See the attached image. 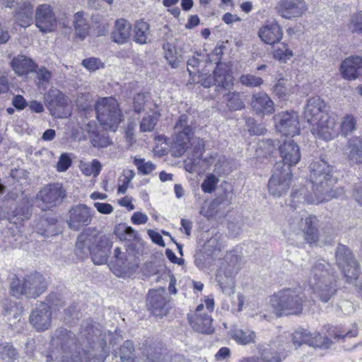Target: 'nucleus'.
I'll return each mask as SVG.
<instances>
[{
    "mask_svg": "<svg viewBox=\"0 0 362 362\" xmlns=\"http://www.w3.org/2000/svg\"><path fill=\"white\" fill-rule=\"evenodd\" d=\"M292 340L296 347L305 344L310 346L326 349H329L332 344L330 339L322 337L320 333L317 332L312 333L309 330L301 327L297 329L293 333Z\"/></svg>",
    "mask_w": 362,
    "mask_h": 362,
    "instance_id": "obj_12",
    "label": "nucleus"
},
{
    "mask_svg": "<svg viewBox=\"0 0 362 362\" xmlns=\"http://www.w3.org/2000/svg\"><path fill=\"white\" fill-rule=\"evenodd\" d=\"M147 358L151 362H163L164 357L161 344H158V346L153 348L150 346L148 350Z\"/></svg>",
    "mask_w": 362,
    "mask_h": 362,
    "instance_id": "obj_59",
    "label": "nucleus"
},
{
    "mask_svg": "<svg viewBox=\"0 0 362 362\" xmlns=\"http://www.w3.org/2000/svg\"><path fill=\"white\" fill-rule=\"evenodd\" d=\"M201 62L202 61L195 56H192L187 60V71L192 78L199 74V66Z\"/></svg>",
    "mask_w": 362,
    "mask_h": 362,
    "instance_id": "obj_61",
    "label": "nucleus"
},
{
    "mask_svg": "<svg viewBox=\"0 0 362 362\" xmlns=\"http://www.w3.org/2000/svg\"><path fill=\"white\" fill-rule=\"evenodd\" d=\"M273 91L279 98H284L286 96L293 92V88L284 78H280L274 85Z\"/></svg>",
    "mask_w": 362,
    "mask_h": 362,
    "instance_id": "obj_46",
    "label": "nucleus"
},
{
    "mask_svg": "<svg viewBox=\"0 0 362 362\" xmlns=\"http://www.w3.org/2000/svg\"><path fill=\"white\" fill-rule=\"evenodd\" d=\"M71 354L62 356L60 362H104L109 356V349L104 341L91 351L84 350L78 346Z\"/></svg>",
    "mask_w": 362,
    "mask_h": 362,
    "instance_id": "obj_9",
    "label": "nucleus"
},
{
    "mask_svg": "<svg viewBox=\"0 0 362 362\" xmlns=\"http://www.w3.org/2000/svg\"><path fill=\"white\" fill-rule=\"evenodd\" d=\"M80 170L86 176L93 175L97 177L101 171L100 162L97 159H93L90 163L81 161L79 165Z\"/></svg>",
    "mask_w": 362,
    "mask_h": 362,
    "instance_id": "obj_43",
    "label": "nucleus"
},
{
    "mask_svg": "<svg viewBox=\"0 0 362 362\" xmlns=\"http://www.w3.org/2000/svg\"><path fill=\"white\" fill-rule=\"evenodd\" d=\"M276 129L285 136H294L299 134V122L298 115L294 112H282L275 115Z\"/></svg>",
    "mask_w": 362,
    "mask_h": 362,
    "instance_id": "obj_15",
    "label": "nucleus"
},
{
    "mask_svg": "<svg viewBox=\"0 0 362 362\" xmlns=\"http://www.w3.org/2000/svg\"><path fill=\"white\" fill-rule=\"evenodd\" d=\"M51 341L53 345L59 346L64 352L78 346L75 334L63 327L57 329L52 333Z\"/></svg>",
    "mask_w": 362,
    "mask_h": 362,
    "instance_id": "obj_24",
    "label": "nucleus"
},
{
    "mask_svg": "<svg viewBox=\"0 0 362 362\" xmlns=\"http://www.w3.org/2000/svg\"><path fill=\"white\" fill-rule=\"evenodd\" d=\"M240 83L248 88H257L263 84L264 80L259 76L252 74H242L240 77Z\"/></svg>",
    "mask_w": 362,
    "mask_h": 362,
    "instance_id": "obj_52",
    "label": "nucleus"
},
{
    "mask_svg": "<svg viewBox=\"0 0 362 362\" xmlns=\"http://www.w3.org/2000/svg\"><path fill=\"white\" fill-rule=\"evenodd\" d=\"M259 354L260 362H281L282 361L279 353L269 347H265L263 349L259 348Z\"/></svg>",
    "mask_w": 362,
    "mask_h": 362,
    "instance_id": "obj_47",
    "label": "nucleus"
},
{
    "mask_svg": "<svg viewBox=\"0 0 362 362\" xmlns=\"http://www.w3.org/2000/svg\"><path fill=\"white\" fill-rule=\"evenodd\" d=\"M81 64L89 71L93 72L103 67V63L98 58L90 57L82 61Z\"/></svg>",
    "mask_w": 362,
    "mask_h": 362,
    "instance_id": "obj_60",
    "label": "nucleus"
},
{
    "mask_svg": "<svg viewBox=\"0 0 362 362\" xmlns=\"http://www.w3.org/2000/svg\"><path fill=\"white\" fill-rule=\"evenodd\" d=\"M293 52L289 49L286 44L282 43L280 46L274 50L273 57L274 59L286 62L293 57Z\"/></svg>",
    "mask_w": 362,
    "mask_h": 362,
    "instance_id": "obj_54",
    "label": "nucleus"
},
{
    "mask_svg": "<svg viewBox=\"0 0 362 362\" xmlns=\"http://www.w3.org/2000/svg\"><path fill=\"white\" fill-rule=\"evenodd\" d=\"M307 9L305 0H279L276 6L277 13L289 20L302 16Z\"/></svg>",
    "mask_w": 362,
    "mask_h": 362,
    "instance_id": "obj_18",
    "label": "nucleus"
},
{
    "mask_svg": "<svg viewBox=\"0 0 362 362\" xmlns=\"http://www.w3.org/2000/svg\"><path fill=\"white\" fill-rule=\"evenodd\" d=\"M134 40L140 45L147 42L149 35V25L144 21H137L134 28Z\"/></svg>",
    "mask_w": 362,
    "mask_h": 362,
    "instance_id": "obj_38",
    "label": "nucleus"
},
{
    "mask_svg": "<svg viewBox=\"0 0 362 362\" xmlns=\"http://www.w3.org/2000/svg\"><path fill=\"white\" fill-rule=\"evenodd\" d=\"M255 333L251 330L236 329L233 335L234 340L240 344H248L254 341Z\"/></svg>",
    "mask_w": 362,
    "mask_h": 362,
    "instance_id": "obj_49",
    "label": "nucleus"
},
{
    "mask_svg": "<svg viewBox=\"0 0 362 362\" xmlns=\"http://www.w3.org/2000/svg\"><path fill=\"white\" fill-rule=\"evenodd\" d=\"M134 351V344L130 340H127L119 348V355L122 362H134L133 354Z\"/></svg>",
    "mask_w": 362,
    "mask_h": 362,
    "instance_id": "obj_48",
    "label": "nucleus"
},
{
    "mask_svg": "<svg viewBox=\"0 0 362 362\" xmlns=\"http://www.w3.org/2000/svg\"><path fill=\"white\" fill-rule=\"evenodd\" d=\"M10 65L14 73L19 76L34 73L37 69V64L30 57L23 54L14 57L11 59Z\"/></svg>",
    "mask_w": 362,
    "mask_h": 362,
    "instance_id": "obj_29",
    "label": "nucleus"
},
{
    "mask_svg": "<svg viewBox=\"0 0 362 362\" xmlns=\"http://www.w3.org/2000/svg\"><path fill=\"white\" fill-rule=\"evenodd\" d=\"M56 220L54 218H47L41 217L36 221L34 228L36 233L42 236L49 237L56 234L54 230Z\"/></svg>",
    "mask_w": 362,
    "mask_h": 362,
    "instance_id": "obj_34",
    "label": "nucleus"
},
{
    "mask_svg": "<svg viewBox=\"0 0 362 362\" xmlns=\"http://www.w3.org/2000/svg\"><path fill=\"white\" fill-rule=\"evenodd\" d=\"M160 114L157 110H153L151 115H144L140 122V131L141 132H152L158 120Z\"/></svg>",
    "mask_w": 362,
    "mask_h": 362,
    "instance_id": "obj_40",
    "label": "nucleus"
},
{
    "mask_svg": "<svg viewBox=\"0 0 362 362\" xmlns=\"http://www.w3.org/2000/svg\"><path fill=\"white\" fill-rule=\"evenodd\" d=\"M97 119L106 130L116 132L123 119V115L118 102L112 97L103 98L95 103Z\"/></svg>",
    "mask_w": 362,
    "mask_h": 362,
    "instance_id": "obj_6",
    "label": "nucleus"
},
{
    "mask_svg": "<svg viewBox=\"0 0 362 362\" xmlns=\"http://www.w3.org/2000/svg\"><path fill=\"white\" fill-rule=\"evenodd\" d=\"M34 72L36 74L37 86L40 88H47L52 76L50 71L45 66H42L36 69V71Z\"/></svg>",
    "mask_w": 362,
    "mask_h": 362,
    "instance_id": "obj_50",
    "label": "nucleus"
},
{
    "mask_svg": "<svg viewBox=\"0 0 362 362\" xmlns=\"http://www.w3.org/2000/svg\"><path fill=\"white\" fill-rule=\"evenodd\" d=\"M271 303L276 313L281 316L301 313L307 301L300 288H287L274 293Z\"/></svg>",
    "mask_w": 362,
    "mask_h": 362,
    "instance_id": "obj_3",
    "label": "nucleus"
},
{
    "mask_svg": "<svg viewBox=\"0 0 362 362\" xmlns=\"http://www.w3.org/2000/svg\"><path fill=\"white\" fill-rule=\"evenodd\" d=\"M227 107L232 111L239 110L245 107V103L238 92H229L223 95Z\"/></svg>",
    "mask_w": 362,
    "mask_h": 362,
    "instance_id": "obj_42",
    "label": "nucleus"
},
{
    "mask_svg": "<svg viewBox=\"0 0 362 362\" xmlns=\"http://www.w3.org/2000/svg\"><path fill=\"white\" fill-rule=\"evenodd\" d=\"M350 28L354 33H362V11L358 12L351 16Z\"/></svg>",
    "mask_w": 362,
    "mask_h": 362,
    "instance_id": "obj_63",
    "label": "nucleus"
},
{
    "mask_svg": "<svg viewBox=\"0 0 362 362\" xmlns=\"http://www.w3.org/2000/svg\"><path fill=\"white\" fill-rule=\"evenodd\" d=\"M134 164L139 174L143 175H148L156 169V165L151 161H146L144 158H135Z\"/></svg>",
    "mask_w": 362,
    "mask_h": 362,
    "instance_id": "obj_53",
    "label": "nucleus"
},
{
    "mask_svg": "<svg viewBox=\"0 0 362 362\" xmlns=\"http://www.w3.org/2000/svg\"><path fill=\"white\" fill-rule=\"evenodd\" d=\"M147 305L156 316L165 315L168 305L165 295L158 291H150L147 297Z\"/></svg>",
    "mask_w": 362,
    "mask_h": 362,
    "instance_id": "obj_26",
    "label": "nucleus"
},
{
    "mask_svg": "<svg viewBox=\"0 0 362 362\" xmlns=\"http://www.w3.org/2000/svg\"><path fill=\"white\" fill-rule=\"evenodd\" d=\"M214 85L225 90H230L233 87V76L228 66L222 62H218L214 73Z\"/></svg>",
    "mask_w": 362,
    "mask_h": 362,
    "instance_id": "obj_28",
    "label": "nucleus"
},
{
    "mask_svg": "<svg viewBox=\"0 0 362 362\" xmlns=\"http://www.w3.org/2000/svg\"><path fill=\"white\" fill-rule=\"evenodd\" d=\"M132 30V24L124 18L117 19L111 33V39L118 45H123L129 40Z\"/></svg>",
    "mask_w": 362,
    "mask_h": 362,
    "instance_id": "obj_32",
    "label": "nucleus"
},
{
    "mask_svg": "<svg viewBox=\"0 0 362 362\" xmlns=\"http://www.w3.org/2000/svg\"><path fill=\"white\" fill-rule=\"evenodd\" d=\"M113 258L115 259V264L117 266L120 267H124L127 255L125 252H122L119 247L114 250Z\"/></svg>",
    "mask_w": 362,
    "mask_h": 362,
    "instance_id": "obj_64",
    "label": "nucleus"
},
{
    "mask_svg": "<svg viewBox=\"0 0 362 362\" xmlns=\"http://www.w3.org/2000/svg\"><path fill=\"white\" fill-rule=\"evenodd\" d=\"M74 25L76 35L83 40L88 33L89 25L83 12L78 11L74 14Z\"/></svg>",
    "mask_w": 362,
    "mask_h": 362,
    "instance_id": "obj_39",
    "label": "nucleus"
},
{
    "mask_svg": "<svg viewBox=\"0 0 362 362\" xmlns=\"http://www.w3.org/2000/svg\"><path fill=\"white\" fill-rule=\"evenodd\" d=\"M258 36L264 43L273 45L282 39L283 28L276 21H267L259 28Z\"/></svg>",
    "mask_w": 362,
    "mask_h": 362,
    "instance_id": "obj_23",
    "label": "nucleus"
},
{
    "mask_svg": "<svg viewBox=\"0 0 362 362\" xmlns=\"http://www.w3.org/2000/svg\"><path fill=\"white\" fill-rule=\"evenodd\" d=\"M288 222L291 233L301 235L303 240L310 245L317 243L319 240L317 229L319 220L317 216L308 215L305 210L293 211Z\"/></svg>",
    "mask_w": 362,
    "mask_h": 362,
    "instance_id": "obj_5",
    "label": "nucleus"
},
{
    "mask_svg": "<svg viewBox=\"0 0 362 362\" xmlns=\"http://www.w3.org/2000/svg\"><path fill=\"white\" fill-rule=\"evenodd\" d=\"M29 321L37 332L48 330L52 325V311L48 304L45 302L37 303L31 311Z\"/></svg>",
    "mask_w": 362,
    "mask_h": 362,
    "instance_id": "obj_13",
    "label": "nucleus"
},
{
    "mask_svg": "<svg viewBox=\"0 0 362 362\" xmlns=\"http://www.w3.org/2000/svg\"><path fill=\"white\" fill-rule=\"evenodd\" d=\"M218 181L219 179L213 173L208 174L201 185L202 191L204 193L213 192L215 190Z\"/></svg>",
    "mask_w": 362,
    "mask_h": 362,
    "instance_id": "obj_55",
    "label": "nucleus"
},
{
    "mask_svg": "<svg viewBox=\"0 0 362 362\" xmlns=\"http://www.w3.org/2000/svg\"><path fill=\"white\" fill-rule=\"evenodd\" d=\"M291 177V170L283 168L282 163H276L274 165L273 174L268 182L269 193L276 197L285 194L290 187Z\"/></svg>",
    "mask_w": 362,
    "mask_h": 362,
    "instance_id": "obj_10",
    "label": "nucleus"
},
{
    "mask_svg": "<svg viewBox=\"0 0 362 362\" xmlns=\"http://www.w3.org/2000/svg\"><path fill=\"white\" fill-rule=\"evenodd\" d=\"M344 153L351 165H362V136H355L347 140Z\"/></svg>",
    "mask_w": 362,
    "mask_h": 362,
    "instance_id": "obj_25",
    "label": "nucleus"
},
{
    "mask_svg": "<svg viewBox=\"0 0 362 362\" xmlns=\"http://www.w3.org/2000/svg\"><path fill=\"white\" fill-rule=\"evenodd\" d=\"M89 255L95 264L100 265L106 262L108 257L107 250L98 243L94 245Z\"/></svg>",
    "mask_w": 362,
    "mask_h": 362,
    "instance_id": "obj_44",
    "label": "nucleus"
},
{
    "mask_svg": "<svg viewBox=\"0 0 362 362\" xmlns=\"http://www.w3.org/2000/svg\"><path fill=\"white\" fill-rule=\"evenodd\" d=\"M310 182L313 192L307 187L293 189L291 192V207L297 209L296 203L319 204L327 202L336 197L333 187L337 179L333 176V166L323 159H317L310 165Z\"/></svg>",
    "mask_w": 362,
    "mask_h": 362,
    "instance_id": "obj_1",
    "label": "nucleus"
},
{
    "mask_svg": "<svg viewBox=\"0 0 362 362\" xmlns=\"http://www.w3.org/2000/svg\"><path fill=\"white\" fill-rule=\"evenodd\" d=\"M198 156L193 160H191L192 167L187 170H196L198 166L202 168H206L207 167L214 164V171L216 173L222 174L226 172V167L227 165V160L223 155L218 153L211 154L209 156H206L203 160L199 158L202 155V151H197L196 153Z\"/></svg>",
    "mask_w": 362,
    "mask_h": 362,
    "instance_id": "obj_19",
    "label": "nucleus"
},
{
    "mask_svg": "<svg viewBox=\"0 0 362 362\" xmlns=\"http://www.w3.org/2000/svg\"><path fill=\"white\" fill-rule=\"evenodd\" d=\"M14 18L16 22L23 28L30 26L33 22V6L28 1H23L17 4Z\"/></svg>",
    "mask_w": 362,
    "mask_h": 362,
    "instance_id": "obj_33",
    "label": "nucleus"
},
{
    "mask_svg": "<svg viewBox=\"0 0 362 362\" xmlns=\"http://www.w3.org/2000/svg\"><path fill=\"white\" fill-rule=\"evenodd\" d=\"M31 216V209L28 205H18L9 216L8 220L18 228V225H22L25 220L30 218Z\"/></svg>",
    "mask_w": 362,
    "mask_h": 362,
    "instance_id": "obj_35",
    "label": "nucleus"
},
{
    "mask_svg": "<svg viewBox=\"0 0 362 362\" xmlns=\"http://www.w3.org/2000/svg\"><path fill=\"white\" fill-rule=\"evenodd\" d=\"M93 215V211L86 204L73 206L69 210L68 226L73 230H79L91 223Z\"/></svg>",
    "mask_w": 362,
    "mask_h": 362,
    "instance_id": "obj_14",
    "label": "nucleus"
},
{
    "mask_svg": "<svg viewBox=\"0 0 362 362\" xmlns=\"http://www.w3.org/2000/svg\"><path fill=\"white\" fill-rule=\"evenodd\" d=\"M149 98L148 93H138L134 98L133 107L136 112L140 113L144 110L145 104Z\"/></svg>",
    "mask_w": 362,
    "mask_h": 362,
    "instance_id": "obj_58",
    "label": "nucleus"
},
{
    "mask_svg": "<svg viewBox=\"0 0 362 362\" xmlns=\"http://www.w3.org/2000/svg\"><path fill=\"white\" fill-rule=\"evenodd\" d=\"M280 156L282 158V168L291 170L300 160L301 153L298 145L291 139L285 141L279 147Z\"/></svg>",
    "mask_w": 362,
    "mask_h": 362,
    "instance_id": "obj_21",
    "label": "nucleus"
},
{
    "mask_svg": "<svg viewBox=\"0 0 362 362\" xmlns=\"http://www.w3.org/2000/svg\"><path fill=\"white\" fill-rule=\"evenodd\" d=\"M122 175V184L119 185L117 188V193L120 194L126 193L130 182L135 176V173L132 170H124Z\"/></svg>",
    "mask_w": 362,
    "mask_h": 362,
    "instance_id": "obj_56",
    "label": "nucleus"
},
{
    "mask_svg": "<svg viewBox=\"0 0 362 362\" xmlns=\"http://www.w3.org/2000/svg\"><path fill=\"white\" fill-rule=\"evenodd\" d=\"M165 52V57L168 62L169 64L173 68H176L179 65V61L177 60V52L174 47L168 44L163 47Z\"/></svg>",
    "mask_w": 362,
    "mask_h": 362,
    "instance_id": "obj_57",
    "label": "nucleus"
},
{
    "mask_svg": "<svg viewBox=\"0 0 362 362\" xmlns=\"http://www.w3.org/2000/svg\"><path fill=\"white\" fill-rule=\"evenodd\" d=\"M57 25L54 14L51 6L47 4L39 5L36 8L35 25L43 33L54 30Z\"/></svg>",
    "mask_w": 362,
    "mask_h": 362,
    "instance_id": "obj_20",
    "label": "nucleus"
},
{
    "mask_svg": "<svg viewBox=\"0 0 362 362\" xmlns=\"http://www.w3.org/2000/svg\"><path fill=\"white\" fill-rule=\"evenodd\" d=\"M66 196V191L60 183H53L45 186L36 195L37 202H41L42 206L38 205L42 210L59 204Z\"/></svg>",
    "mask_w": 362,
    "mask_h": 362,
    "instance_id": "obj_11",
    "label": "nucleus"
},
{
    "mask_svg": "<svg viewBox=\"0 0 362 362\" xmlns=\"http://www.w3.org/2000/svg\"><path fill=\"white\" fill-rule=\"evenodd\" d=\"M362 69V57L351 56L346 58L341 63L340 70L343 78L348 80L356 78Z\"/></svg>",
    "mask_w": 362,
    "mask_h": 362,
    "instance_id": "obj_31",
    "label": "nucleus"
},
{
    "mask_svg": "<svg viewBox=\"0 0 362 362\" xmlns=\"http://www.w3.org/2000/svg\"><path fill=\"white\" fill-rule=\"evenodd\" d=\"M309 285L314 293L323 303L329 302L337 293V276L331 265L320 259L311 262Z\"/></svg>",
    "mask_w": 362,
    "mask_h": 362,
    "instance_id": "obj_2",
    "label": "nucleus"
},
{
    "mask_svg": "<svg viewBox=\"0 0 362 362\" xmlns=\"http://www.w3.org/2000/svg\"><path fill=\"white\" fill-rule=\"evenodd\" d=\"M224 209L225 208L218 202H216V199H214L209 204L206 209L204 206H202L199 214L207 218H210Z\"/></svg>",
    "mask_w": 362,
    "mask_h": 362,
    "instance_id": "obj_51",
    "label": "nucleus"
},
{
    "mask_svg": "<svg viewBox=\"0 0 362 362\" xmlns=\"http://www.w3.org/2000/svg\"><path fill=\"white\" fill-rule=\"evenodd\" d=\"M224 262L227 263V266L223 264L216 274V281L221 287L230 284L240 269V257L238 255L227 254L224 257Z\"/></svg>",
    "mask_w": 362,
    "mask_h": 362,
    "instance_id": "obj_17",
    "label": "nucleus"
},
{
    "mask_svg": "<svg viewBox=\"0 0 362 362\" xmlns=\"http://www.w3.org/2000/svg\"><path fill=\"white\" fill-rule=\"evenodd\" d=\"M312 134L318 139L331 141L338 135L336 120L329 115L310 124Z\"/></svg>",
    "mask_w": 362,
    "mask_h": 362,
    "instance_id": "obj_16",
    "label": "nucleus"
},
{
    "mask_svg": "<svg viewBox=\"0 0 362 362\" xmlns=\"http://www.w3.org/2000/svg\"><path fill=\"white\" fill-rule=\"evenodd\" d=\"M274 142L272 139H263L250 145V148L255 149L254 157L262 158L270 155L274 149Z\"/></svg>",
    "mask_w": 362,
    "mask_h": 362,
    "instance_id": "obj_37",
    "label": "nucleus"
},
{
    "mask_svg": "<svg viewBox=\"0 0 362 362\" xmlns=\"http://www.w3.org/2000/svg\"><path fill=\"white\" fill-rule=\"evenodd\" d=\"M45 277L38 272H33L20 278L13 274L11 278L10 292L12 296L20 298L23 296L27 298H37L47 289Z\"/></svg>",
    "mask_w": 362,
    "mask_h": 362,
    "instance_id": "obj_4",
    "label": "nucleus"
},
{
    "mask_svg": "<svg viewBox=\"0 0 362 362\" xmlns=\"http://www.w3.org/2000/svg\"><path fill=\"white\" fill-rule=\"evenodd\" d=\"M327 115L326 103L319 96L313 97L308 100L303 115L308 124H312Z\"/></svg>",
    "mask_w": 362,
    "mask_h": 362,
    "instance_id": "obj_22",
    "label": "nucleus"
},
{
    "mask_svg": "<svg viewBox=\"0 0 362 362\" xmlns=\"http://www.w3.org/2000/svg\"><path fill=\"white\" fill-rule=\"evenodd\" d=\"M219 190L220 192H218L215 199H216V202H218L221 205L226 209L232 203L233 188L230 183L224 182L221 183Z\"/></svg>",
    "mask_w": 362,
    "mask_h": 362,
    "instance_id": "obj_36",
    "label": "nucleus"
},
{
    "mask_svg": "<svg viewBox=\"0 0 362 362\" xmlns=\"http://www.w3.org/2000/svg\"><path fill=\"white\" fill-rule=\"evenodd\" d=\"M72 164V160L68 153H62L57 163V170L59 173L66 171Z\"/></svg>",
    "mask_w": 362,
    "mask_h": 362,
    "instance_id": "obj_62",
    "label": "nucleus"
},
{
    "mask_svg": "<svg viewBox=\"0 0 362 362\" xmlns=\"http://www.w3.org/2000/svg\"><path fill=\"white\" fill-rule=\"evenodd\" d=\"M97 243H98V238L93 233H82L79 234L76 243V256L81 259L86 258Z\"/></svg>",
    "mask_w": 362,
    "mask_h": 362,
    "instance_id": "obj_27",
    "label": "nucleus"
},
{
    "mask_svg": "<svg viewBox=\"0 0 362 362\" xmlns=\"http://www.w3.org/2000/svg\"><path fill=\"white\" fill-rule=\"evenodd\" d=\"M214 300L213 298H206L205 304L197 305L194 314L188 315L189 322L192 329L199 333L211 334L214 329L212 326V317L209 314L214 310Z\"/></svg>",
    "mask_w": 362,
    "mask_h": 362,
    "instance_id": "obj_8",
    "label": "nucleus"
},
{
    "mask_svg": "<svg viewBox=\"0 0 362 362\" xmlns=\"http://www.w3.org/2000/svg\"><path fill=\"white\" fill-rule=\"evenodd\" d=\"M356 128V120L352 115L347 114L341 119L340 123V133L344 137L348 136Z\"/></svg>",
    "mask_w": 362,
    "mask_h": 362,
    "instance_id": "obj_45",
    "label": "nucleus"
},
{
    "mask_svg": "<svg viewBox=\"0 0 362 362\" xmlns=\"http://www.w3.org/2000/svg\"><path fill=\"white\" fill-rule=\"evenodd\" d=\"M18 356L16 349L8 342L0 344V362H13Z\"/></svg>",
    "mask_w": 362,
    "mask_h": 362,
    "instance_id": "obj_41",
    "label": "nucleus"
},
{
    "mask_svg": "<svg viewBox=\"0 0 362 362\" xmlns=\"http://www.w3.org/2000/svg\"><path fill=\"white\" fill-rule=\"evenodd\" d=\"M251 106L257 115H269L274 112V103L265 93L260 92L252 95Z\"/></svg>",
    "mask_w": 362,
    "mask_h": 362,
    "instance_id": "obj_30",
    "label": "nucleus"
},
{
    "mask_svg": "<svg viewBox=\"0 0 362 362\" xmlns=\"http://www.w3.org/2000/svg\"><path fill=\"white\" fill-rule=\"evenodd\" d=\"M187 115H182L174 126L171 150L175 157L182 156L188 148L193 135L194 129Z\"/></svg>",
    "mask_w": 362,
    "mask_h": 362,
    "instance_id": "obj_7",
    "label": "nucleus"
}]
</instances>
